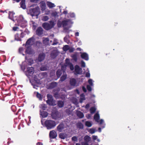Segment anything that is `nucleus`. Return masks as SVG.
Here are the masks:
<instances>
[{
  "mask_svg": "<svg viewBox=\"0 0 145 145\" xmlns=\"http://www.w3.org/2000/svg\"><path fill=\"white\" fill-rule=\"evenodd\" d=\"M44 124L47 129L49 130L54 128L56 125L55 121L51 120H46Z\"/></svg>",
  "mask_w": 145,
  "mask_h": 145,
  "instance_id": "nucleus-1",
  "label": "nucleus"
},
{
  "mask_svg": "<svg viewBox=\"0 0 145 145\" xmlns=\"http://www.w3.org/2000/svg\"><path fill=\"white\" fill-rule=\"evenodd\" d=\"M50 24L47 22H44L42 24V26L46 30H49L53 28L55 25L54 22L52 21L49 22Z\"/></svg>",
  "mask_w": 145,
  "mask_h": 145,
  "instance_id": "nucleus-2",
  "label": "nucleus"
},
{
  "mask_svg": "<svg viewBox=\"0 0 145 145\" xmlns=\"http://www.w3.org/2000/svg\"><path fill=\"white\" fill-rule=\"evenodd\" d=\"M31 12L32 16H38L40 13V8L37 6L32 9Z\"/></svg>",
  "mask_w": 145,
  "mask_h": 145,
  "instance_id": "nucleus-3",
  "label": "nucleus"
},
{
  "mask_svg": "<svg viewBox=\"0 0 145 145\" xmlns=\"http://www.w3.org/2000/svg\"><path fill=\"white\" fill-rule=\"evenodd\" d=\"M25 36V34L23 32H21V33H17L15 35V39L17 41H21V39L23 38Z\"/></svg>",
  "mask_w": 145,
  "mask_h": 145,
  "instance_id": "nucleus-4",
  "label": "nucleus"
},
{
  "mask_svg": "<svg viewBox=\"0 0 145 145\" xmlns=\"http://www.w3.org/2000/svg\"><path fill=\"white\" fill-rule=\"evenodd\" d=\"M35 40V39L33 37L29 38L27 41L26 43L25 44V46H26L27 45H32L34 42Z\"/></svg>",
  "mask_w": 145,
  "mask_h": 145,
  "instance_id": "nucleus-5",
  "label": "nucleus"
},
{
  "mask_svg": "<svg viewBox=\"0 0 145 145\" xmlns=\"http://www.w3.org/2000/svg\"><path fill=\"white\" fill-rule=\"evenodd\" d=\"M13 1H16L18 3L20 2V0H12ZM25 0H21V2L20 3L21 7L23 9H25L26 8V6L25 4Z\"/></svg>",
  "mask_w": 145,
  "mask_h": 145,
  "instance_id": "nucleus-6",
  "label": "nucleus"
},
{
  "mask_svg": "<svg viewBox=\"0 0 145 145\" xmlns=\"http://www.w3.org/2000/svg\"><path fill=\"white\" fill-rule=\"evenodd\" d=\"M49 135L50 139H54L57 137V134L55 131L52 130L50 131Z\"/></svg>",
  "mask_w": 145,
  "mask_h": 145,
  "instance_id": "nucleus-7",
  "label": "nucleus"
},
{
  "mask_svg": "<svg viewBox=\"0 0 145 145\" xmlns=\"http://www.w3.org/2000/svg\"><path fill=\"white\" fill-rule=\"evenodd\" d=\"M51 115L52 119H56L59 118V112L57 111H54L52 112Z\"/></svg>",
  "mask_w": 145,
  "mask_h": 145,
  "instance_id": "nucleus-8",
  "label": "nucleus"
},
{
  "mask_svg": "<svg viewBox=\"0 0 145 145\" xmlns=\"http://www.w3.org/2000/svg\"><path fill=\"white\" fill-rule=\"evenodd\" d=\"M43 30L41 27H39L36 30V34L38 36H40L43 34Z\"/></svg>",
  "mask_w": 145,
  "mask_h": 145,
  "instance_id": "nucleus-9",
  "label": "nucleus"
},
{
  "mask_svg": "<svg viewBox=\"0 0 145 145\" xmlns=\"http://www.w3.org/2000/svg\"><path fill=\"white\" fill-rule=\"evenodd\" d=\"M55 102V100H54V99H48L46 101V103L47 104L49 105L53 106L56 105Z\"/></svg>",
  "mask_w": 145,
  "mask_h": 145,
  "instance_id": "nucleus-10",
  "label": "nucleus"
},
{
  "mask_svg": "<svg viewBox=\"0 0 145 145\" xmlns=\"http://www.w3.org/2000/svg\"><path fill=\"white\" fill-rule=\"evenodd\" d=\"M45 57V54L43 53H40L38 57V60L39 62L43 61Z\"/></svg>",
  "mask_w": 145,
  "mask_h": 145,
  "instance_id": "nucleus-11",
  "label": "nucleus"
},
{
  "mask_svg": "<svg viewBox=\"0 0 145 145\" xmlns=\"http://www.w3.org/2000/svg\"><path fill=\"white\" fill-rule=\"evenodd\" d=\"M65 128V125L64 124L61 123L59 124L57 127V131L59 132H61Z\"/></svg>",
  "mask_w": 145,
  "mask_h": 145,
  "instance_id": "nucleus-12",
  "label": "nucleus"
},
{
  "mask_svg": "<svg viewBox=\"0 0 145 145\" xmlns=\"http://www.w3.org/2000/svg\"><path fill=\"white\" fill-rule=\"evenodd\" d=\"M27 71L30 76L32 75L34 72V68L32 67L27 68Z\"/></svg>",
  "mask_w": 145,
  "mask_h": 145,
  "instance_id": "nucleus-13",
  "label": "nucleus"
},
{
  "mask_svg": "<svg viewBox=\"0 0 145 145\" xmlns=\"http://www.w3.org/2000/svg\"><path fill=\"white\" fill-rule=\"evenodd\" d=\"M81 53H82L81 55V57L82 59H84V60L86 61L88 60V55L87 53L85 52H84L82 53L81 52Z\"/></svg>",
  "mask_w": 145,
  "mask_h": 145,
  "instance_id": "nucleus-14",
  "label": "nucleus"
},
{
  "mask_svg": "<svg viewBox=\"0 0 145 145\" xmlns=\"http://www.w3.org/2000/svg\"><path fill=\"white\" fill-rule=\"evenodd\" d=\"M81 69L80 68L79 66L76 65L75 67V71L77 74H81Z\"/></svg>",
  "mask_w": 145,
  "mask_h": 145,
  "instance_id": "nucleus-15",
  "label": "nucleus"
},
{
  "mask_svg": "<svg viewBox=\"0 0 145 145\" xmlns=\"http://www.w3.org/2000/svg\"><path fill=\"white\" fill-rule=\"evenodd\" d=\"M57 85V83L56 82H52L49 84L48 88L50 89L54 88L56 87Z\"/></svg>",
  "mask_w": 145,
  "mask_h": 145,
  "instance_id": "nucleus-16",
  "label": "nucleus"
},
{
  "mask_svg": "<svg viewBox=\"0 0 145 145\" xmlns=\"http://www.w3.org/2000/svg\"><path fill=\"white\" fill-rule=\"evenodd\" d=\"M40 7L41 8L42 11H43L46 9V4L45 3L44 1H42L40 3Z\"/></svg>",
  "mask_w": 145,
  "mask_h": 145,
  "instance_id": "nucleus-17",
  "label": "nucleus"
},
{
  "mask_svg": "<svg viewBox=\"0 0 145 145\" xmlns=\"http://www.w3.org/2000/svg\"><path fill=\"white\" fill-rule=\"evenodd\" d=\"M25 53L29 54H32L33 53L32 51L30 46H28L26 47Z\"/></svg>",
  "mask_w": 145,
  "mask_h": 145,
  "instance_id": "nucleus-18",
  "label": "nucleus"
},
{
  "mask_svg": "<svg viewBox=\"0 0 145 145\" xmlns=\"http://www.w3.org/2000/svg\"><path fill=\"white\" fill-rule=\"evenodd\" d=\"M67 135L65 133H61L59 135V137L61 139H65L67 137Z\"/></svg>",
  "mask_w": 145,
  "mask_h": 145,
  "instance_id": "nucleus-19",
  "label": "nucleus"
},
{
  "mask_svg": "<svg viewBox=\"0 0 145 145\" xmlns=\"http://www.w3.org/2000/svg\"><path fill=\"white\" fill-rule=\"evenodd\" d=\"M46 4L48 7L50 8H51L55 7L56 5L54 3L49 1H48L46 3Z\"/></svg>",
  "mask_w": 145,
  "mask_h": 145,
  "instance_id": "nucleus-20",
  "label": "nucleus"
},
{
  "mask_svg": "<svg viewBox=\"0 0 145 145\" xmlns=\"http://www.w3.org/2000/svg\"><path fill=\"white\" fill-rule=\"evenodd\" d=\"M15 13L13 11H9L8 13V18L11 20L13 19Z\"/></svg>",
  "mask_w": 145,
  "mask_h": 145,
  "instance_id": "nucleus-21",
  "label": "nucleus"
},
{
  "mask_svg": "<svg viewBox=\"0 0 145 145\" xmlns=\"http://www.w3.org/2000/svg\"><path fill=\"white\" fill-rule=\"evenodd\" d=\"M70 83L71 86H75L76 84V79L74 78L71 79L70 81Z\"/></svg>",
  "mask_w": 145,
  "mask_h": 145,
  "instance_id": "nucleus-22",
  "label": "nucleus"
},
{
  "mask_svg": "<svg viewBox=\"0 0 145 145\" xmlns=\"http://www.w3.org/2000/svg\"><path fill=\"white\" fill-rule=\"evenodd\" d=\"M76 115L80 118H82L84 117L83 113L80 111H78L76 112Z\"/></svg>",
  "mask_w": 145,
  "mask_h": 145,
  "instance_id": "nucleus-23",
  "label": "nucleus"
},
{
  "mask_svg": "<svg viewBox=\"0 0 145 145\" xmlns=\"http://www.w3.org/2000/svg\"><path fill=\"white\" fill-rule=\"evenodd\" d=\"M62 73V71L61 70L59 69L56 72V74L57 77L59 78L61 76Z\"/></svg>",
  "mask_w": 145,
  "mask_h": 145,
  "instance_id": "nucleus-24",
  "label": "nucleus"
},
{
  "mask_svg": "<svg viewBox=\"0 0 145 145\" xmlns=\"http://www.w3.org/2000/svg\"><path fill=\"white\" fill-rule=\"evenodd\" d=\"M40 114L43 118H46L48 116V113L46 111L40 112Z\"/></svg>",
  "mask_w": 145,
  "mask_h": 145,
  "instance_id": "nucleus-25",
  "label": "nucleus"
},
{
  "mask_svg": "<svg viewBox=\"0 0 145 145\" xmlns=\"http://www.w3.org/2000/svg\"><path fill=\"white\" fill-rule=\"evenodd\" d=\"M99 118L100 116L99 114L97 113L95 114L94 116V119L96 122H99Z\"/></svg>",
  "mask_w": 145,
  "mask_h": 145,
  "instance_id": "nucleus-26",
  "label": "nucleus"
},
{
  "mask_svg": "<svg viewBox=\"0 0 145 145\" xmlns=\"http://www.w3.org/2000/svg\"><path fill=\"white\" fill-rule=\"evenodd\" d=\"M18 20L19 23L21 24H23L25 22V20H24V17L22 15L20 16Z\"/></svg>",
  "mask_w": 145,
  "mask_h": 145,
  "instance_id": "nucleus-27",
  "label": "nucleus"
},
{
  "mask_svg": "<svg viewBox=\"0 0 145 145\" xmlns=\"http://www.w3.org/2000/svg\"><path fill=\"white\" fill-rule=\"evenodd\" d=\"M84 139L85 142L88 143L90 141L91 138L89 136L87 135L84 137Z\"/></svg>",
  "mask_w": 145,
  "mask_h": 145,
  "instance_id": "nucleus-28",
  "label": "nucleus"
},
{
  "mask_svg": "<svg viewBox=\"0 0 145 145\" xmlns=\"http://www.w3.org/2000/svg\"><path fill=\"white\" fill-rule=\"evenodd\" d=\"M57 105L59 108L62 107L64 105L63 101H57Z\"/></svg>",
  "mask_w": 145,
  "mask_h": 145,
  "instance_id": "nucleus-29",
  "label": "nucleus"
},
{
  "mask_svg": "<svg viewBox=\"0 0 145 145\" xmlns=\"http://www.w3.org/2000/svg\"><path fill=\"white\" fill-rule=\"evenodd\" d=\"M77 126L78 128L80 129H83L84 125L81 122H79L77 123Z\"/></svg>",
  "mask_w": 145,
  "mask_h": 145,
  "instance_id": "nucleus-30",
  "label": "nucleus"
},
{
  "mask_svg": "<svg viewBox=\"0 0 145 145\" xmlns=\"http://www.w3.org/2000/svg\"><path fill=\"white\" fill-rule=\"evenodd\" d=\"M67 75L66 74L63 75L61 77L59 81L61 82L64 81L67 78Z\"/></svg>",
  "mask_w": 145,
  "mask_h": 145,
  "instance_id": "nucleus-31",
  "label": "nucleus"
},
{
  "mask_svg": "<svg viewBox=\"0 0 145 145\" xmlns=\"http://www.w3.org/2000/svg\"><path fill=\"white\" fill-rule=\"evenodd\" d=\"M35 44L36 46L38 48H40L42 46V43L40 41H36Z\"/></svg>",
  "mask_w": 145,
  "mask_h": 145,
  "instance_id": "nucleus-32",
  "label": "nucleus"
},
{
  "mask_svg": "<svg viewBox=\"0 0 145 145\" xmlns=\"http://www.w3.org/2000/svg\"><path fill=\"white\" fill-rule=\"evenodd\" d=\"M85 124L86 126L88 127H90L92 125L91 123L89 121H87L85 122Z\"/></svg>",
  "mask_w": 145,
  "mask_h": 145,
  "instance_id": "nucleus-33",
  "label": "nucleus"
},
{
  "mask_svg": "<svg viewBox=\"0 0 145 145\" xmlns=\"http://www.w3.org/2000/svg\"><path fill=\"white\" fill-rule=\"evenodd\" d=\"M68 21L67 20H64L62 22V26L63 27H64L66 26L68 24Z\"/></svg>",
  "mask_w": 145,
  "mask_h": 145,
  "instance_id": "nucleus-34",
  "label": "nucleus"
},
{
  "mask_svg": "<svg viewBox=\"0 0 145 145\" xmlns=\"http://www.w3.org/2000/svg\"><path fill=\"white\" fill-rule=\"evenodd\" d=\"M54 96L56 99H59L60 97V93H58V92H56L54 93Z\"/></svg>",
  "mask_w": 145,
  "mask_h": 145,
  "instance_id": "nucleus-35",
  "label": "nucleus"
},
{
  "mask_svg": "<svg viewBox=\"0 0 145 145\" xmlns=\"http://www.w3.org/2000/svg\"><path fill=\"white\" fill-rule=\"evenodd\" d=\"M96 110V108L94 107H92L90 109V112L91 114L94 113Z\"/></svg>",
  "mask_w": 145,
  "mask_h": 145,
  "instance_id": "nucleus-36",
  "label": "nucleus"
},
{
  "mask_svg": "<svg viewBox=\"0 0 145 145\" xmlns=\"http://www.w3.org/2000/svg\"><path fill=\"white\" fill-rule=\"evenodd\" d=\"M80 96L81 97L80 100V103H82L83 101L85 100V98L83 94H81Z\"/></svg>",
  "mask_w": 145,
  "mask_h": 145,
  "instance_id": "nucleus-37",
  "label": "nucleus"
},
{
  "mask_svg": "<svg viewBox=\"0 0 145 145\" xmlns=\"http://www.w3.org/2000/svg\"><path fill=\"white\" fill-rule=\"evenodd\" d=\"M69 49V47L68 45H65L63 47V50L64 51H67Z\"/></svg>",
  "mask_w": 145,
  "mask_h": 145,
  "instance_id": "nucleus-38",
  "label": "nucleus"
},
{
  "mask_svg": "<svg viewBox=\"0 0 145 145\" xmlns=\"http://www.w3.org/2000/svg\"><path fill=\"white\" fill-rule=\"evenodd\" d=\"M88 131L90 133L93 134L94 133L95 131V129L93 128L90 129Z\"/></svg>",
  "mask_w": 145,
  "mask_h": 145,
  "instance_id": "nucleus-39",
  "label": "nucleus"
},
{
  "mask_svg": "<svg viewBox=\"0 0 145 145\" xmlns=\"http://www.w3.org/2000/svg\"><path fill=\"white\" fill-rule=\"evenodd\" d=\"M49 41V39L48 38H45L43 40V42L44 44H46L48 43Z\"/></svg>",
  "mask_w": 145,
  "mask_h": 145,
  "instance_id": "nucleus-40",
  "label": "nucleus"
},
{
  "mask_svg": "<svg viewBox=\"0 0 145 145\" xmlns=\"http://www.w3.org/2000/svg\"><path fill=\"white\" fill-rule=\"evenodd\" d=\"M40 70L41 71H46L47 70V68L44 66H42L40 67Z\"/></svg>",
  "mask_w": 145,
  "mask_h": 145,
  "instance_id": "nucleus-41",
  "label": "nucleus"
},
{
  "mask_svg": "<svg viewBox=\"0 0 145 145\" xmlns=\"http://www.w3.org/2000/svg\"><path fill=\"white\" fill-rule=\"evenodd\" d=\"M33 60L32 59H30L28 60L27 64L29 65H31V64H33Z\"/></svg>",
  "mask_w": 145,
  "mask_h": 145,
  "instance_id": "nucleus-42",
  "label": "nucleus"
},
{
  "mask_svg": "<svg viewBox=\"0 0 145 145\" xmlns=\"http://www.w3.org/2000/svg\"><path fill=\"white\" fill-rule=\"evenodd\" d=\"M37 97L38 98L39 100H41L42 99V97L41 94L38 92H37L36 95Z\"/></svg>",
  "mask_w": 145,
  "mask_h": 145,
  "instance_id": "nucleus-43",
  "label": "nucleus"
},
{
  "mask_svg": "<svg viewBox=\"0 0 145 145\" xmlns=\"http://www.w3.org/2000/svg\"><path fill=\"white\" fill-rule=\"evenodd\" d=\"M60 97L59 98L61 99H64L65 98V94H61V93H60Z\"/></svg>",
  "mask_w": 145,
  "mask_h": 145,
  "instance_id": "nucleus-44",
  "label": "nucleus"
},
{
  "mask_svg": "<svg viewBox=\"0 0 145 145\" xmlns=\"http://www.w3.org/2000/svg\"><path fill=\"white\" fill-rule=\"evenodd\" d=\"M46 108V107L45 104H43L41 105L40 108L42 110H45Z\"/></svg>",
  "mask_w": 145,
  "mask_h": 145,
  "instance_id": "nucleus-45",
  "label": "nucleus"
},
{
  "mask_svg": "<svg viewBox=\"0 0 145 145\" xmlns=\"http://www.w3.org/2000/svg\"><path fill=\"white\" fill-rule=\"evenodd\" d=\"M49 19L48 17L47 16H44L42 18V20L43 21H47Z\"/></svg>",
  "mask_w": 145,
  "mask_h": 145,
  "instance_id": "nucleus-46",
  "label": "nucleus"
},
{
  "mask_svg": "<svg viewBox=\"0 0 145 145\" xmlns=\"http://www.w3.org/2000/svg\"><path fill=\"white\" fill-rule=\"evenodd\" d=\"M23 50H24L23 48L22 47L20 48L19 49V52L20 54H22L24 56L25 54H23L22 53Z\"/></svg>",
  "mask_w": 145,
  "mask_h": 145,
  "instance_id": "nucleus-47",
  "label": "nucleus"
},
{
  "mask_svg": "<svg viewBox=\"0 0 145 145\" xmlns=\"http://www.w3.org/2000/svg\"><path fill=\"white\" fill-rule=\"evenodd\" d=\"M91 86L89 85H87V89L89 91H91L92 90V88Z\"/></svg>",
  "mask_w": 145,
  "mask_h": 145,
  "instance_id": "nucleus-48",
  "label": "nucleus"
},
{
  "mask_svg": "<svg viewBox=\"0 0 145 145\" xmlns=\"http://www.w3.org/2000/svg\"><path fill=\"white\" fill-rule=\"evenodd\" d=\"M47 97L48 99H53L52 96L49 94H48L47 95Z\"/></svg>",
  "mask_w": 145,
  "mask_h": 145,
  "instance_id": "nucleus-49",
  "label": "nucleus"
},
{
  "mask_svg": "<svg viewBox=\"0 0 145 145\" xmlns=\"http://www.w3.org/2000/svg\"><path fill=\"white\" fill-rule=\"evenodd\" d=\"M58 43V42L57 41V40L56 39H54L52 45H57Z\"/></svg>",
  "mask_w": 145,
  "mask_h": 145,
  "instance_id": "nucleus-50",
  "label": "nucleus"
},
{
  "mask_svg": "<svg viewBox=\"0 0 145 145\" xmlns=\"http://www.w3.org/2000/svg\"><path fill=\"white\" fill-rule=\"evenodd\" d=\"M88 82L91 86H92L93 85V83L92 82V79H89L88 81Z\"/></svg>",
  "mask_w": 145,
  "mask_h": 145,
  "instance_id": "nucleus-51",
  "label": "nucleus"
},
{
  "mask_svg": "<svg viewBox=\"0 0 145 145\" xmlns=\"http://www.w3.org/2000/svg\"><path fill=\"white\" fill-rule=\"evenodd\" d=\"M81 66L83 67H85V63L83 61H81Z\"/></svg>",
  "mask_w": 145,
  "mask_h": 145,
  "instance_id": "nucleus-52",
  "label": "nucleus"
},
{
  "mask_svg": "<svg viewBox=\"0 0 145 145\" xmlns=\"http://www.w3.org/2000/svg\"><path fill=\"white\" fill-rule=\"evenodd\" d=\"M72 140L73 141H76L77 140V138L76 136H74L72 137Z\"/></svg>",
  "mask_w": 145,
  "mask_h": 145,
  "instance_id": "nucleus-53",
  "label": "nucleus"
},
{
  "mask_svg": "<svg viewBox=\"0 0 145 145\" xmlns=\"http://www.w3.org/2000/svg\"><path fill=\"white\" fill-rule=\"evenodd\" d=\"M62 24V22H58L57 23V25L58 27H61Z\"/></svg>",
  "mask_w": 145,
  "mask_h": 145,
  "instance_id": "nucleus-54",
  "label": "nucleus"
},
{
  "mask_svg": "<svg viewBox=\"0 0 145 145\" xmlns=\"http://www.w3.org/2000/svg\"><path fill=\"white\" fill-rule=\"evenodd\" d=\"M73 58L74 59L75 61H76L77 60V56H76L75 55H74L73 56Z\"/></svg>",
  "mask_w": 145,
  "mask_h": 145,
  "instance_id": "nucleus-55",
  "label": "nucleus"
},
{
  "mask_svg": "<svg viewBox=\"0 0 145 145\" xmlns=\"http://www.w3.org/2000/svg\"><path fill=\"white\" fill-rule=\"evenodd\" d=\"M65 61L66 63L67 64H69L70 63L69 61V60L68 59H65Z\"/></svg>",
  "mask_w": 145,
  "mask_h": 145,
  "instance_id": "nucleus-56",
  "label": "nucleus"
},
{
  "mask_svg": "<svg viewBox=\"0 0 145 145\" xmlns=\"http://www.w3.org/2000/svg\"><path fill=\"white\" fill-rule=\"evenodd\" d=\"M82 89L83 91L84 92H86L87 91V90L84 86H83L82 87Z\"/></svg>",
  "mask_w": 145,
  "mask_h": 145,
  "instance_id": "nucleus-57",
  "label": "nucleus"
},
{
  "mask_svg": "<svg viewBox=\"0 0 145 145\" xmlns=\"http://www.w3.org/2000/svg\"><path fill=\"white\" fill-rule=\"evenodd\" d=\"M97 136L93 135L92 136V138L94 140H96L97 138Z\"/></svg>",
  "mask_w": 145,
  "mask_h": 145,
  "instance_id": "nucleus-58",
  "label": "nucleus"
},
{
  "mask_svg": "<svg viewBox=\"0 0 145 145\" xmlns=\"http://www.w3.org/2000/svg\"><path fill=\"white\" fill-rule=\"evenodd\" d=\"M90 74L89 72H87L86 74V76L87 77H90Z\"/></svg>",
  "mask_w": 145,
  "mask_h": 145,
  "instance_id": "nucleus-59",
  "label": "nucleus"
},
{
  "mask_svg": "<svg viewBox=\"0 0 145 145\" xmlns=\"http://www.w3.org/2000/svg\"><path fill=\"white\" fill-rule=\"evenodd\" d=\"M90 105L89 104H87L85 106V108L86 109H88Z\"/></svg>",
  "mask_w": 145,
  "mask_h": 145,
  "instance_id": "nucleus-60",
  "label": "nucleus"
},
{
  "mask_svg": "<svg viewBox=\"0 0 145 145\" xmlns=\"http://www.w3.org/2000/svg\"><path fill=\"white\" fill-rule=\"evenodd\" d=\"M82 145H89L88 143L86 142H83L82 144Z\"/></svg>",
  "mask_w": 145,
  "mask_h": 145,
  "instance_id": "nucleus-61",
  "label": "nucleus"
},
{
  "mask_svg": "<svg viewBox=\"0 0 145 145\" xmlns=\"http://www.w3.org/2000/svg\"><path fill=\"white\" fill-rule=\"evenodd\" d=\"M86 116L88 119H89L91 117V115L90 114H88Z\"/></svg>",
  "mask_w": 145,
  "mask_h": 145,
  "instance_id": "nucleus-62",
  "label": "nucleus"
},
{
  "mask_svg": "<svg viewBox=\"0 0 145 145\" xmlns=\"http://www.w3.org/2000/svg\"><path fill=\"white\" fill-rule=\"evenodd\" d=\"M18 27H13V30L14 31H16L17 29L18 28Z\"/></svg>",
  "mask_w": 145,
  "mask_h": 145,
  "instance_id": "nucleus-63",
  "label": "nucleus"
},
{
  "mask_svg": "<svg viewBox=\"0 0 145 145\" xmlns=\"http://www.w3.org/2000/svg\"><path fill=\"white\" fill-rule=\"evenodd\" d=\"M75 35L76 37L78 36L79 35V33L78 32H76L75 33Z\"/></svg>",
  "mask_w": 145,
  "mask_h": 145,
  "instance_id": "nucleus-64",
  "label": "nucleus"
}]
</instances>
